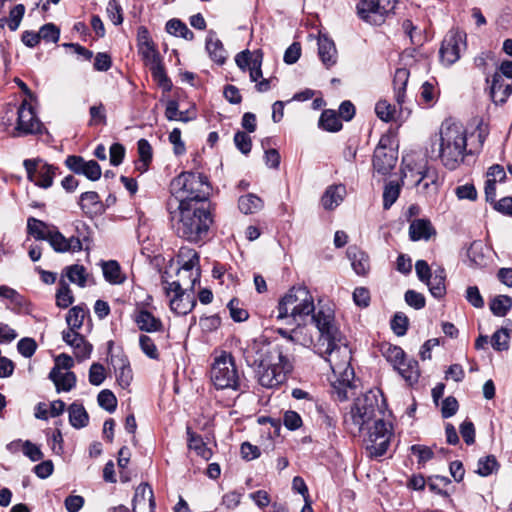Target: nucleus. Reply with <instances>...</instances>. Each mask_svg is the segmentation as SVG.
Here are the masks:
<instances>
[{
	"instance_id": "7",
	"label": "nucleus",
	"mask_w": 512,
	"mask_h": 512,
	"mask_svg": "<svg viewBox=\"0 0 512 512\" xmlns=\"http://www.w3.org/2000/svg\"><path fill=\"white\" fill-rule=\"evenodd\" d=\"M466 146L467 139L462 126L449 124L441 127L438 157L446 168L454 170L460 165Z\"/></svg>"
},
{
	"instance_id": "5",
	"label": "nucleus",
	"mask_w": 512,
	"mask_h": 512,
	"mask_svg": "<svg viewBox=\"0 0 512 512\" xmlns=\"http://www.w3.org/2000/svg\"><path fill=\"white\" fill-rule=\"evenodd\" d=\"M170 191L177 205L207 204L211 186L201 173L182 172L171 181Z\"/></svg>"
},
{
	"instance_id": "43",
	"label": "nucleus",
	"mask_w": 512,
	"mask_h": 512,
	"mask_svg": "<svg viewBox=\"0 0 512 512\" xmlns=\"http://www.w3.org/2000/svg\"><path fill=\"white\" fill-rule=\"evenodd\" d=\"M375 113L382 121L390 122L394 118L396 108L386 100H379L375 105Z\"/></svg>"
},
{
	"instance_id": "62",
	"label": "nucleus",
	"mask_w": 512,
	"mask_h": 512,
	"mask_svg": "<svg viewBox=\"0 0 512 512\" xmlns=\"http://www.w3.org/2000/svg\"><path fill=\"white\" fill-rule=\"evenodd\" d=\"M235 146L245 155L250 153L252 148L251 137L245 132L238 131L234 135Z\"/></svg>"
},
{
	"instance_id": "18",
	"label": "nucleus",
	"mask_w": 512,
	"mask_h": 512,
	"mask_svg": "<svg viewBox=\"0 0 512 512\" xmlns=\"http://www.w3.org/2000/svg\"><path fill=\"white\" fill-rule=\"evenodd\" d=\"M57 253H77L82 250V242L78 237H65L57 227L52 229V233L47 242Z\"/></svg>"
},
{
	"instance_id": "23",
	"label": "nucleus",
	"mask_w": 512,
	"mask_h": 512,
	"mask_svg": "<svg viewBox=\"0 0 512 512\" xmlns=\"http://www.w3.org/2000/svg\"><path fill=\"white\" fill-rule=\"evenodd\" d=\"M409 75L410 73L406 68H399L396 70L393 79L395 100L401 110L403 109V105L405 103L406 86L408 83Z\"/></svg>"
},
{
	"instance_id": "60",
	"label": "nucleus",
	"mask_w": 512,
	"mask_h": 512,
	"mask_svg": "<svg viewBox=\"0 0 512 512\" xmlns=\"http://www.w3.org/2000/svg\"><path fill=\"white\" fill-rule=\"evenodd\" d=\"M105 369L100 363H93L89 369V382L94 386H99L105 380Z\"/></svg>"
},
{
	"instance_id": "61",
	"label": "nucleus",
	"mask_w": 512,
	"mask_h": 512,
	"mask_svg": "<svg viewBox=\"0 0 512 512\" xmlns=\"http://www.w3.org/2000/svg\"><path fill=\"white\" fill-rule=\"evenodd\" d=\"M90 114V121L89 125H99V124H105L106 123V113L105 108L102 103L98 105H93L89 109Z\"/></svg>"
},
{
	"instance_id": "16",
	"label": "nucleus",
	"mask_w": 512,
	"mask_h": 512,
	"mask_svg": "<svg viewBox=\"0 0 512 512\" xmlns=\"http://www.w3.org/2000/svg\"><path fill=\"white\" fill-rule=\"evenodd\" d=\"M388 137H382L373 156V167L380 174L389 173L396 165L397 156L392 149H387Z\"/></svg>"
},
{
	"instance_id": "48",
	"label": "nucleus",
	"mask_w": 512,
	"mask_h": 512,
	"mask_svg": "<svg viewBox=\"0 0 512 512\" xmlns=\"http://www.w3.org/2000/svg\"><path fill=\"white\" fill-rule=\"evenodd\" d=\"M100 407L108 412H114L117 407V399L115 395L108 389L102 390L97 397Z\"/></svg>"
},
{
	"instance_id": "8",
	"label": "nucleus",
	"mask_w": 512,
	"mask_h": 512,
	"mask_svg": "<svg viewBox=\"0 0 512 512\" xmlns=\"http://www.w3.org/2000/svg\"><path fill=\"white\" fill-rule=\"evenodd\" d=\"M402 182L408 181L416 187L419 194L425 197L436 195L439 188V176L436 169L429 167L427 163L405 164L402 170Z\"/></svg>"
},
{
	"instance_id": "11",
	"label": "nucleus",
	"mask_w": 512,
	"mask_h": 512,
	"mask_svg": "<svg viewBox=\"0 0 512 512\" xmlns=\"http://www.w3.org/2000/svg\"><path fill=\"white\" fill-rule=\"evenodd\" d=\"M199 258H189V260L180 263L175 258H170L168 265L165 269H171L173 278L170 283H179L182 288H187L193 292L195 284L200 279Z\"/></svg>"
},
{
	"instance_id": "52",
	"label": "nucleus",
	"mask_w": 512,
	"mask_h": 512,
	"mask_svg": "<svg viewBox=\"0 0 512 512\" xmlns=\"http://www.w3.org/2000/svg\"><path fill=\"white\" fill-rule=\"evenodd\" d=\"M24 13L25 6L23 4H17L10 10L8 18V27L11 31H15L18 29L24 16Z\"/></svg>"
},
{
	"instance_id": "59",
	"label": "nucleus",
	"mask_w": 512,
	"mask_h": 512,
	"mask_svg": "<svg viewBox=\"0 0 512 512\" xmlns=\"http://www.w3.org/2000/svg\"><path fill=\"white\" fill-rule=\"evenodd\" d=\"M0 297L8 299L14 305L22 307L25 304V299L15 289L6 285L0 286Z\"/></svg>"
},
{
	"instance_id": "1",
	"label": "nucleus",
	"mask_w": 512,
	"mask_h": 512,
	"mask_svg": "<svg viewBox=\"0 0 512 512\" xmlns=\"http://www.w3.org/2000/svg\"><path fill=\"white\" fill-rule=\"evenodd\" d=\"M303 329L298 327L291 332L278 329V333L287 339L286 343L269 341L261 335L248 342L242 349L246 364L256 369V377L262 387L272 389L286 382L293 370L294 358L290 343L296 342L304 346L313 343L311 337L300 339Z\"/></svg>"
},
{
	"instance_id": "6",
	"label": "nucleus",
	"mask_w": 512,
	"mask_h": 512,
	"mask_svg": "<svg viewBox=\"0 0 512 512\" xmlns=\"http://www.w3.org/2000/svg\"><path fill=\"white\" fill-rule=\"evenodd\" d=\"M323 308H329L318 303L314 304V298L304 286L292 287L279 301L277 307V319L291 318L294 322L305 321Z\"/></svg>"
},
{
	"instance_id": "63",
	"label": "nucleus",
	"mask_w": 512,
	"mask_h": 512,
	"mask_svg": "<svg viewBox=\"0 0 512 512\" xmlns=\"http://www.w3.org/2000/svg\"><path fill=\"white\" fill-rule=\"evenodd\" d=\"M22 451L33 462L40 461L44 457L40 448L29 440L23 443Z\"/></svg>"
},
{
	"instance_id": "55",
	"label": "nucleus",
	"mask_w": 512,
	"mask_h": 512,
	"mask_svg": "<svg viewBox=\"0 0 512 512\" xmlns=\"http://www.w3.org/2000/svg\"><path fill=\"white\" fill-rule=\"evenodd\" d=\"M73 295L66 284H62L56 294V304L60 308H67L73 303Z\"/></svg>"
},
{
	"instance_id": "25",
	"label": "nucleus",
	"mask_w": 512,
	"mask_h": 512,
	"mask_svg": "<svg viewBox=\"0 0 512 512\" xmlns=\"http://www.w3.org/2000/svg\"><path fill=\"white\" fill-rule=\"evenodd\" d=\"M55 226L48 225L47 223L30 217L27 220L28 234L33 236L36 241H47Z\"/></svg>"
},
{
	"instance_id": "41",
	"label": "nucleus",
	"mask_w": 512,
	"mask_h": 512,
	"mask_svg": "<svg viewBox=\"0 0 512 512\" xmlns=\"http://www.w3.org/2000/svg\"><path fill=\"white\" fill-rule=\"evenodd\" d=\"M396 369L409 384L418 381L419 369L416 361H410L408 363L405 361V365H399Z\"/></svg>"
},
{
	"instance_id": "9",
	"label": "nucleus",
	"mask_w": 512,
	"mask_h": 512,
	"mask_svg": "<svg viewBox=\"0 0 512 512\" xmlns=\"http://www.w3.org/2000/svg\"><path fill=\"white\" fill-rule=\"evenodd\" d=\"M210 378L217 389L240 390L241 379L234 357L225 351L214 359Z\"/></svg>"
},
{
	"instance_id": "26",
	"label": "nucleus",
	"mask_w": 512,
	"mask_h": 512,
	"mask_svg": "<svg viewBox=\"0 0 512 512\" xmlns=\"http://www.w3.org/2000/svg\"><path fill=\"white\" fill-rule=\"evenodd\" d=\"M435 231L429 220H413L409 227V235L413 241L428 240Z\"/></svg>"
},
{
	"instance_id": "42",
	"label": "nucleus",
	"mask_w": 512,
	"mask_h": 512,
	"mask_svg": "<svg viewBox=\"0 0 512 512\" xmlns=\"http://www.w3.org/2000/svg\"><path fill=\"white\" fill-rule=\"evenodd\" d=\"M148 67H149V69L151 71V74H152L154 80L157 81L158 84L165 91H169L171 89V87H172V83L169 80V78L167 77L161 61L158 62V63H155L153 65H150Z\"/></svg>"
},
{
	"instance_id": "50",
	"label": "nucleus",
	"mask_w": 512,
	"mask_h": 512,
	"mask_svg": "<svg viewBox=\"0 0 512 512\" xmlns=\"http://www.w3.org/2000/svg\"><path fill=\"white\" fill-rule=\"evenodd\" d=\"M492 347L497 351L507 350L509 347V334L505 328L497 330L491 337Z\"/></svg>"
},
{
	"instance_id": "34",
	"label": "nucleus",
	"mask_w": 512,
	"mask_h": 512,
	"mask_svg": "<svg viewBox=\"0 0 512 512\" xmlns=\"http://www.w3.org/2000/svg\"><path fill=\"white\" fill-rule=\"evenodd\" d=\"M491 312L498 317H504L512 308V298L508 295H498L489 304Z\"/></svg>"
},
{
	"instance_id": "20",
	"label": "nucleus",
	"mask_w": 512,
	"mask_h": 512,
	"mask_svg": "<svg viewBox=\"0 0 512 512\" xmlns=\"http://www.w3.org/2000/svg\"><path fill=\"white\" fill-rule=\"evenodd\" d=\"M512 93V83L505 84L503 77L496 72L492 77L490 96L495 104H503Z\"/></svg>"
},
{
	"instance_id": "38",
	"label": "nucleus",
	"mask_w": 512,
	"mask_h": 512,
	"mask_svg": "<svg viewBox=\"0 0 512 512\" xmlns=\"http://www.w3.org/2000/svg\"><path fill=\"white\" fill-rule=\"evenodd\" d=\"M499 468V464L493 455L481 457L478 460L476 473L482 477H487L492 473L496 472Z\"/></svg>"
},
{
	"instance_id": "2",
	"label": "nucleus",
	"mask_w": 512,
	"mask_h": 512,
	"mask_svg": "<svg viewBox=\"0 0 512 512\" xmlns=\"http://www.w3.org/2000/svg\"><path fill=\"white\" fill-rule=\"evenodd\" d=\"M379 391L369 390L358 396L344 414L343 424L345 429L353 436H357L366 427L368 437L365 439L366 450L371 458L383 456L389 447L392 436V427L382 419L384 403Z\"/></svg>"
},
{
	"instance_id": "10",
	"label": "nucleus",
	"mask_w": 512,
	"mask_h": 512,
	"mask_svg": "<svg viewBox=\"0 0 512 512\" xmlns=\"http://www.w3.org/2000/svg\"><path fill=\"white\" fill-rule=\"evenodd\" d=\"M173 278L171 269H164L161 273V284L164 294L169 298V307L176 315H187L196 305L193 292L189 293L187 288H182L179 283H170Z\"/></svg>"
},
{
	"instance_id": "21",
	"label": "nucleus",
	"mask_w": 512,
	"mask_h": 512,
	"mask_svg": "<svg viewBox=\"0 0 512 512\" xmlns=\"http://www.w3.org/2000/svg\"><path fill=\"white\" fill-rule=\"evenodd\" d=\"M112 361L119 386L123 389L128 388L133 379L128 359L125 356H117Z\"/></svg>"
},
{
	"instance_id": "4",
	"label": "nucleus",
	"mask_w": 512,
	"mask_h": 512,
	"mask_svg": "<svg viewBox=\"0 0 512 512\" xmlns=\"http://www.w3.org/2000/svg\"><path fill=\"white\" fill-rule=\"evenodd\" d=\"M173 200L168 202L171 218L177 221V233L190 242H198L208 234L212 218L207 204H178L172 210Z\"/></svg>"
},
{
	"instance_id": "29",
	"label": "nucleus",
	"mask_w": 512,
	"mask_h": 512,
	"mask_svg": "<svg viewBox=\"0 0 512 512\" xmlns=\"http://www.w3.org/2000/svg\"><path fill=\"white\" fill-rule=\"evenodd\" d=\"M103 276L111 284H121L125 281V275L116 260L102 261Z\"/></svg>"
},
{
	"instance_id": "14",
	"label": "nucleus",
	"mask_w": 512,
	"mask_h": 512,
	"mask_svg": "<svg viewBox=\"0 0 512 512\" xmlns=\"http://www.w3.org/2000/svg\"><path fill=\"white\" fill-rule=\"evenodd\" d=\"M465 39V33L454 30L449 31L443 39L439 51L443 64L450 66L459 60L461 51L466 47Z\"/></svg>"
},
{
	"instance_id": "27",
	"label": "nucleus",
	"mask_w": 512,
	"mask_h": 512,
	"mask_svg": "<svg viewBox=\"0 0 512 512\" xmlns=\"http://www.w3.org/2000/svg\"><path fill=\"white\" fill-rule=\"evenodd\" d=\"M206 50L212 60L218 64H223L226 60V51L222 42L216 37L214 31H209L206 38Z\"/></svg>"
},
{
	"instance_id": "57",
	"label": "nucleus",
	"mask_w": 512,
	"mask_h": 512,
	"mask_svg": "<svg viewBox=\"0 0 512 512\" xmlns=\"http://www.w3.org/2000/svg\"><path fill=\"white\" fill-rule=\"evenodd\" d=\"M37 349V343L33 338H22L17 344L18 352L25 358H30L34 355Z\"/></svg>"
},
{
	"instance_id": "58",
	"label": "nucleus",
	"mask_w": 512,
	"mask_h": 512,
	"mask_svg": "<svg viewBox=\"0 0 512 512\" xmlns=\"http://www.w3.org/2000/svg\"><path fill=\"white\" fill-rule=\"evenodd\" d=\"M40 40L56 43L60 37L59 29L53 23L43 25L39 30Z\"/></svg>"
},
{
	"instance_id": "12",
	"label": "nucleus",
	"mask_w": 512,
	"mask_h": 512,
	"mask_svg": "<svg viewBox=\"0 0 512 512\" xmlns=\"http://www.w3.org/2000/svg\"><path fill=\"white\" fill-rule=\"evenodd\" d=\"M398 0H361L357 5V13L365 22L381 25L385 18L394 13Z\"/></svg>"
},
{
	"instance_id": "36",
	"label": "nucleus",
	"mask_w": 512,
	"mask_h": 512,
	"mask_svg": "<svg viewBox=\"0 0 512 512\" xmlns=\"http://www.w3.org/2000/svg\"><path fill=\"white\" fill-rule=\"evenodd\" d=\"M187 435L189 448L194 450L199 456L208 460L211 456V450L206 447L201 436L194 433L190 427H187Z\"/></svg>"
},
{
	"instance_id": "44",
	"label": "nucleus",
	"mask_w": 512,
	"mask_h": 512,
	"mask_svg": "<svg viewBox=\"0 0 512 512\" xmlns=\"http://www.w3.org/2000/svg\"><path fill=\"white\" fill-rule=\"evenodd\" d=\"M74 349V354L78 360H84L90 357L92 352V345L88 343L82 335H78L71 346Z\"/></svg>"
},
{
	"instance_id": "35",
	"label": "nucleus",
	"mask_w": 512,
	"mask_h": 512,
	"mask_svg": "<svg viewBox=\"0 0 512 512\" xmlns=\"http://www.w3.org/2000/svg\"><path fill=\"white\" fill-rule=\"evenodd\" d=\"M319 126L326 131L337 132L342 128V122L333 110H325L320 116Z\"/></svg>"
},
{
	"instance_id": "24",
	"label": "nucleus",
	"mask_w": 512,
	"mask_h": 512,
	"mask_svg": "<svg viewBox=\"0 0 512 512\" xmlns=\"http://www.w3.org/2000/svg\"><path fill=\"white\" fill-rule=\"evenodd\" d=\"M49 379L53 381L58 392H68L76 385V375L73 372L62 373L58 368L51 369Z\"/></svg>"
},
{
	"instance_id": "28",
	"label": "nucleus",
	"mask_w": 512,
	"mask_h": 512,
	"mask_svg": "<svg viewBox=\"0 0 512 512\" xmlns=\"http://www.w3.org/2000/svg\"><path fill=\"white\" fill-rule=\"evenodd\" d=\"M146 500H148L149 508L152 511L155 508L153 490L149 484L141 483L137 486L133 497V512H138L141 504H145Z\"/></svg>"
},
{
	"instance_id": "37",
	"label": "nucleus",
	"mask_w": 512,
	"mask_h": 512,
	"mask_svg": "<svg viewBox=\"0 0 512 512\" xmlns=\"http://www.w3.org/2000/svg\"><path fill=\"white\" fill-rule=\"evenodd\" d=\"M166 31L173 35L182 37L185 40H193L194 33L179 19H171L166 23Z\"/></svg>"
},
{
	"instance_id": "56",
	"label": "nucleus",
	"mask_w": 512,
	"mask_h": 512,
	"mask_svg": "<svg viewBox=\"0 0 512 512\" xmlns=\"http://www.w3.org/2000/svg\"><path fill=\"white\" fill-rule=\"evenodd\" d=\"M139 344L143 353L151 359H158L159 353L154 341L147 335H141Z\"/></svg>"
},
{
	"instance_id": "39",
	"label": "nucleus",
	"mask_w": 512,
	"mask_h": 512,
	"mask_svg": "<svg viewBox=\"0 0 512 512\" xmlns=\"http://www.w3.org/2000/svg\"><path fill=\"white\" fill-rule=\"evenodd\" d=\"M400 185L398 182H388L383 191V207L389 209L398 199L400 194Z\"/></svg>"
},
{
	"instance_id": "32",
	"label": "nucleus",
	"mask_w": 512,
	"mask_h": 512,
	"mask_svg": "<svg viewBox=\"0 0 512 512\" xmlns=\"http://www.w3.org/2000/svg\"><path fill=\"white\" fill-rule=\"evenodd\" d=\"M65 275L71 283L76 284L81 288L87 286L88 281L91 278L86 268L78 264L66 267Z\"/></svg>"
},
{
	"instance_id": "3",
	"label": "nucleus",
	"mask_w": 512,
	"mask_h": 512,
	"mask_svg": "<svg viewBox=\"0 0 512 512\" xmlns=\"http://www.w3.org/2000/svg\"><path fill=\"white\" fill-rule=\"evenodd\" d=\"M319 337L314 344V351L320 355L337 376L339 384L344 388H353L354 370L350 365L351 349L345 337L339 330L334 311L331 308L321 307L312 316Z\"/></svg>"
},
{
	"instance_id": "30",
	"label": "nucleus",
	"mask_w": 512,
	"mask_h": 512,
	"mask_svg": "<svg viewBox=\"0 0 512 512\" xmlns=\"http://www.w3.org/2000/svg\"><path fill=\"white\" fill-rule=\"evenodd\" d=\"M263 206V200L253 193L240 196L238 199V208L246 215L257 213L263 208Z\"/></svg>"
},
{
	"instance_id": "45",
	"label": "nucleus",
	"mask_w": 512,
	"mask_h": 512,
	"mask_svg": "<svg viewBox=\"0 0 512 512\" xmlns=\"http://www.w3.org/2000/svg\"><path fill=\"white\" fill-rule=\"evenodd\" d=\"M227 308L229 309L230 316L235 322H243L246 321L249 317V313L245 310L239 299L233 298L227 304Z\"/></svg>"
},
{
	"instance_id": "19",
	"label": "nucleus",
	"mask_w": 512,
	"mask_h": 512,
	"mask_svg": "<svg viewBox=\"0 0 512 512\" xmlns=\"http://www.w3.org/2000/svg\"><path fill=\"white\" fill-rule=\"evenodd\" d=\"M318 55L326 68L334 66L337 62V50L332 39L326 35L318 38Z\"/></svg>"
},
{
	"instance_id": "64",
	"label": "nucleus",
	"mask_w": 512,
	"mask_h": 512,
	"mask_svg": "<svg viewBox=\"0 0 512 512\" xmlns=\"http://www.w3.org/2000/svg\"><path fill=\"white\" fill-rule=\"evenodd\" d=\"M411 453L418 458V463H426L431 460L434 456L433 450L425 445H413L411 446Z\"/></svg>"
},
{
	"instance_id": "22",
	"label": "nucleus",
	"mask_w": 512,
	"mask_h": 512,
	"mask_svg": "<svg viewBox=\"0 0 512 512\" xmlns=\"http://www.w3.org/2000/svg\"><path fill=\"white\" fill-rule=\"evenodd\" d=\"M345 195L346 188L344 185H331L327 187L321 197V204L324 209L333 210L342 203Z\"/></svg>"
},
{
	"instance_id": "46",
	"label": "nucleus",
	"mask_w": 512,
	"mask_h": 512,
	"mask_svg": "<svg viewBox=\"0 0 512 512\" xmlns=\"http://www.w3.org/2000/svg\"><path fill=\"white\" fill-rule=\"evenodd\" d=\"M138 51L147 67L161 61L153 43L138 47Z\"/></svg>"
},
{
	"instance_id": "53",
	"label": "nucleus",
	"mask_w": 512,
	"mask_h": 512,
	"mask_svg": "<svg viewBox=\"0 0 512 512\" xmlns=\"http://www.w3.org/2000/svg\"><path fill=\"white\" fill-rule=\"evenodd\" d=\"M451 483L450 479L446 476H433L429 477L427 486L429 489L439 495L447 496L448 493L443 491L442 487H445Z\"/></svg>"
},
{
	"instance_id": "40",
	"label": "nucleus",
	"mask_w": 512,
	"mask_h": 512,
	"mask_svg": "<svg viewBox=\"0 0 512 512\" xmlns=\"http://www.w3.org/2000/svg\"><path fill=\"white\" fill-rule=\"evenodd\" d=\"M87 311L81 306L72 307L66 316V322L72 330L79 329L83 325Z\"/></svg>"
},
{
	"instance_id": "49",
	"label": "nucleus",
	"mask_w": 512,
	"mask_h": 512,
	"mask_svg": "<svg viewBox=\"0 0 512 512\" xmlns=\"http://www.w3.org/2000/svg\"><path fill=\"white\" fill-rule=\"evenodd\" d=\"M387 361L393 364L394 368L399 365H405V353L398 346H388L384 351Z\"/></svg>"
},
{
	"instance_id": "33",
	"label": "nucleus",
	"mask_w": 512,
	"mask_h": 512,
	"mask_svg": "<svg viewBox=\"0 0 512 512\" xmlns=\"http://www.w3.org/2000/svg\"><path fill=\"white\" fill-rule=\"evenodd\" d=\"M68 413L69 422L74 428H83L88 424L89 416L82 404L72 403Z\"/></svg>"
},
{
	"instance_id": "15",
	"label": "nucleus",
	"mask_w": 512,
	"mask_h": 512,
	"mask_svg": "<svg viewBox=\"0 0 512 512\" xmlns=\"http://www.w3.org/2000/svg\"><path fill=\"white\" fill-rule=\"evenodd\" d=\"M17 124L14 136L38 134L42 131V123L35 114L34 108L28 100H23L18 109Z\"/></svg>"
},
{
	"instance_id": "54",
	"label": "nucleus",
	"mask_w": 512,
	"mask_h": 512,
	"mask_svg": "<svg viewBox=\"0 0 512 512\" xmlns=\"http://www.w3.org/2000/svg\"><path fill=\"white\" fill-rule=\"evenodd\" d=\"M405 302L412 308L420 310L425 307L426 299L422 293L415 290H407L404 295Z\"/></svg>"
},
{
	"instance_id": "51",
	"label": "nucleus",
	"mask_w": 512,
	"mask_h": 512,
	"mask_svg": "<svg viewBox=\"0 0 512 512\" xmlns=\"http://www.w3.org/2000/svg\"><path fill=\"white\" fill-rule=\"evenodd\" d=\"M408 318L405 314L397 312L391 320V329L397 336H403L408 329Z\"/></svg>"
},
{
	"instance_id": "47",
	"label": "nucleus",
	"mask_w": 512,
	"mask_h": 512,
	"mask_svg": "<svg viewBox=\"0 0 512 512\" xmlns=\"http://www.w3.org/2000/svg\"><path fill=\"white\" fill-rule=\"evenodd\" d=\"M425 283L433 297L440 299L445 295V280L442 276H431L429 281H426Z\"/></svg>"
},
{
	"instance_id": "17",
	"label": "nucleus",
	"mask_w": 512,
	"mask_h": 512,
	"mask_svg": "<svg viewBox=\"0 0 512 512\" xmlns=\"http://www.w3.org/2000/svg\"><path fill=\"white\" fill-rule=\"evenodd\" d=\"M65 165L74 173L84 175L91 181L100 179L102 171L95 160L86 161L81 156L70 155L65 160Z\"/></svg>"
},
{
	"instance_id": "13",
	"label": "nucleus",
	"mask_w": 512,
	"mask_h": 512,
	"mask_svg": "<svg viewBox=\"0 0 512 512\" xmlns=\"http://www.w3.org/2000/svg\"><path fill=\"white\" fill-rule=\"evenodd\" d=\"M23 166L27 173L29 181L36 186L47 189L52 186L53 179L58 168L52 164H48L41 158L25 159Z\"/></svg>"
},
{
	"instance_id": "31",
	"label": "nucleus",
	"mask_w": 512,
	"mask_h": 512,
	"mask_svg": "<svg viewBox=\"0 0 512 512\" xmlns=\"http://www.w3.org/2000/svg\"><path fill=\"white\" fill-rule=\"evenodd\" d=\"M136 323L140 330L146 332L160 331L163 327L160 319L156 318L151 312L147 310H141L137 317Z\"/></svg>"
}]
</instances>
